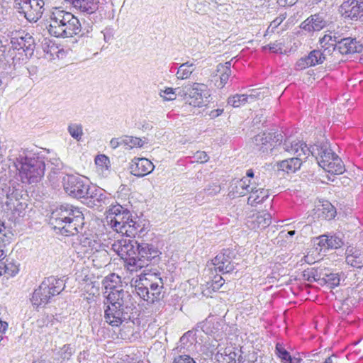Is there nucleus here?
Returning a JSON list of instances; mask_svg holds the SVG:
<instances>
[{
  "label": "nucleus",
  "instance_id": "obj_57",
  "mask_svg": "<svg viewBox=\"0 0 363 363\" xmlns=\"http://www.w3.org/2000/svg\"><path fill=\"white\" fill-rule=\"evenodd\" d=\"M7 230L4 225V223L0 220V247L6 245V242H8L7 239Z\"/></svg>",
  "mask_w": 363,
  "mask_h": 363
},
{
  "label": "nucleus",
  "instance_id": "obj_39",
  "mask_svg": "<svg viewBox=\"0 0 363 363\" xmlns=\"http://www.w3.org/2000/svg\"><path fill=\"white\" fill-rule=\"evenodd\" d=\"M255 96L252 94H236L228 99V104L233 107H239L245 104L250 100H254Z\"/></svg>",
  "mask_w": 363,
  "mask_h": 363
},
{
  "label": "nucleus",
  "instance_id": "obj_27",
  "mask_svg": "<svg viewBox=\"0 0 363 363\" xmlns=\"http://www.w3.org/2000/svg\"><path fill=\"white\" fill-rule=\"evenodd\" d=\"M346 262L347 264L356 267H363V251L353 247H348L346 250Z\"/></svg>",
  "mask_w": 363,
  "mask_h": 363
},
{
  "label": "nucleus",
  "instance_id": "obj_36",
  "mask_svg": "<svg viewBox=\"0 0 363 363\" xmlns=\"http://www.w3.org/2000/svg\"><path fill=\"white\" fill-rule=\"evenodd\" d=\"M216 71L220 73V84L218 86H220V88H223L231 75V61L226 62L224 64H218Z\"/></svg>",
  "mask_w": 363,
  "mask_h": 363
},
{
  "label": "nucleus",
  "instance_id": "obj_31",
  "mask_svg": "<svg viewBox=\"0 0 363 363\" xmlns=\"http://www.w3.org/2000/svg\"><path fill=\"white\" fill-rule=\"evenodd\" d=\"M220 323L215 321L213 318L208 317L205 320L197 323L196 330L199 329L208 335H213L219 332Z\"/></svg>",
  "mask_w": 363,
  "mask_h": 363
},
{
  "label": "nucleus",
  "instance_id": "obj_26",
  "mask_svg": "<svg viewBox=\"0 0 363 363\" xmlns=\"http://www.w3.org/2000/svg\"><path fill=\"white\" fill-rule=\"evenodd\" d=\"M320 47L321 49H315L307 55L308 60L312 67L323 63L326 60V56L332 54L330 47H328V45H320Z\"/></svg>",
  "mask_w": 363,
  "mask_h": 363
},
{
  "label": "nucleus",
  "instance_id": "obj_54",
  "mask_svg": "<svg viewBox=\"0 0 363 363\" xmlns=\"http://www.w3.org/2000/svg\"><path fill=\"white\" fill-rule=\"evenodd\" d=\"M309 67L312 66L310 65L307 56L300 58L295 64V69L297 71L305 69Z\"/></svg>",
  "mask_w": 363,
  "mask_h": 363
},
{
  "label": "nucleus",
  "instance_id": "obj_6",
  "mask_svg": "<svg viewBox=\"0 0 363 363\" xmlns=\"http://www.w3.org/2000/svg\"><path fill=\"white\" fill-rule=\"evenodd\" d=\"M134 286L136 294L149 303H152L162 298L164 282L157 273L141 274L134 281Z\"/></svg>",
  "mask_w": 363,
  "mask_h": 363
},
{
  "label": "nucleus",
  "instance_id": "obj_12",
  "mask_svg": "<svg viewBox=\"0 0 363 363\" xmlns=\"http://www.w3.org/2000/svg\"><path fill=\"white\" fill-rule=\"evenodd\" d=\"M44 0H15L13 6L29 22H37L44 11Z\"/></svg>",
  "mask_w": 363,
  "mask_h": 363
},
{
  "label": "nucleus",
  "instance_id": "obj_21",
  "mask_svg": "<svg viewBox=\"0 0 363 363\" xmlns=\"http://www.w3.org/2000/svg\"><path fill=\"white\" fill-rule=\"evenodd\" d=\"M129 223L130 224L128 225V228L125 231V235L128 237L138 236L139 238H142L149 230V221L138 216H132Z\"/></svg>",
  "mask_w": 363,
  "mask_h": 363
},
{
  "label": "nucleus",
  "instance_id": "obj_35",
  "mask_svg": "<svg viewBox=\"0 0 363 363\" xmlns=\"http://www.w3.org/2000/svg\"><path fill=\"white\" fill-rule=\"evenodd\" d=\"M196 69V65L191 62L182 63L176 72V77L178 79L184 80L191 78V74Z\"/></svg>",
  "mask_w": 363,
  "mask_h": 363
},
{
  "label": "nucleus",
  "instance_id": "obj_11",
  "mask_svg": "<svg viewBox=\"0 0 363 363\" xmlns=\"http://www.w3.org/2000/svg\"><path fill=\"white\" fill-rule=\"evenodd\" d=\"M132 216L130 211L121 205L113 206L106 216L107 225L117 233L124 235Z\"/></svg>",
  "mask_w": 363,
  "mask_h": 363
},
{
  "label": "nucleus",
  "instance_id": "obj_20",
  "mask_svg": "<svg viewBox=\"0 0 363 363\" xmlns=\"http://www.w3.org/2000/svg\"><path fill=\"white\" fill-rule=\"evenodd\" d=\"M331 52H337L342 55L359 53L362 51L363 46L356 38L346 37L340 39L333 47H330Z\"/></svg>",
  "mask_w": 363,
  "mask_h": 363
},
{
  "label": "nucleus",
  "instance_id": "obj_51",
  "mask_svg": "<svg viewBox=\"0 0 363 363\" xmlns=\"http://www.w3.org/2000/svg\"><path fill=\"white\" fill-rule=\"evenodd\" d=\"M315 245L320 247V251H321L323 248L325 250H329L328 235L324 234L317 237L315 240Z\"/></svg>",
  "mask_w": 363,
  "mask_h": 363
},
{
  "label": "nucleus",
  "instance_id": "obj_16",
  "mask_svg": "<svg viewBox=\"0 0 363 363\" xmlns=\"http://www.w3.org/2000/svg\"><path fill=\"white\" fill-rule=\"evenodd\" d=\"M234 252L229 249H224L213 259L212 263L216 271L222 274H228L235 269L237 264L233 262Z\"/></svg>",
  "mask_w": 363,
  "mask_h": 363
},
{
  "label": "nucleus",
  "instance_id": "obj_41",
  "mask_svg": "<svg viewBox=\"0 0 363 363\" xmlns=\"http://www.w3.org/2000/svg\"><path fill=\"white\" fill-rule=\"evenodd\" d=\"M218 337H219L218 334L214 337V340L207 341L201 347V351L208 357H212L219 346L216 339Z\"/></svg>",
  "mask_w": 363,
  "mask_h": 363
},
{
  "label": "nucleus",
  "instance_id": "obj_4",
  "mask_svg": "<svg viewBox=\"0 0 363 363\" xmlns=\"http://www.w3.org/2000/svg\"><path fill=\"white\" fill-rule=\"evenodd\" d=\"M23 191V185L14 180L9 181V184L2 188V194L6 196L4 215L11 222L16 223L24 216L27 204L20 201Z\"/></svg>",
  "mask_w": 363,
  "mask_h": 363
},
{
  "label": "nucleus",
  "instance_id": "obj_40",
  "mask_svg": "<svg viewBox=\"0 0 363 363\" xmlns=\"http://www.w3.org/2000/svg\"><path fill=\"white\" fill-rule=\"evenodd\" d=\"M344 274L340 273H330L326 274L325 277L323 279L326 284L330 288H335L340 284L342 280H344Z\"/></svg>",
  "mask_w": 363,
  "mask_h": 363
},
{
  "label": "nucleus",
  "instance_id": "obj_24",
  "mask_svg": "<svg viewBox=\"0 0 363 363\" xmlns=\"http://www.w3.org/2000/svg\"><path fill=\"white\" fill-rule=\"evenodd\" d=\"M324 13H315L306 18L301 24V28L308 32L319 31L326 27L328 21Z\"/></svg>",
  "mask_w": 363,
  "mask_h": 363
},
{
  "label": "nucleus",
  "instance_id": "obj_29",
  "mask_svg": "<svg viewBox=\"0 0 363 363\" xmlns=\"http://www.w3.org/2000/svg\"><path fill=\"white\" fill-rule=\"evenodd\" d=\"M343 28H340L339 27L337 29L333 30L328 31V33L324 35L323 37L320 38L319 40V43L320 45H328V47H333L334 44H337L340 39L343 38H346L342 30Z\"/></svg>",
  "mask_w": 363,
  "mask_h": 363
},
{
  "label": "nucleus",
  "instance_id": "obj_22",
  "mask_svg": "<svg viewBox=\"0 0 363 363\" xmlns=\"http://www.w3.org/2000/svg\"><path fill=\"white\" fill-rule=\"evenodd\" d=\"M340 11L345 18L351 20L357 18L363 13V0H348L344 1L340 7Z\"/></svg>",
  "mask_w": 363,
  "mask_h": 363
},
{
  "label": "nucleus",
  "instance_id": "obj_38",
  "mask_svg": "<svg viewBox=\"0 0 363 363\" xmlns=\"http://www.w3.org/2000/svg\"><path fill=\"white\" fill-rule=\"evenodd\" d=\"M318 211V216L328 220L333 219L337 214L336 208L328 201L323 203Z\"/></svg>",
  "mask_w": 363,
  "mask_h": 363
},
{
  "label": "nucleus",
  "instance_id": "obj_10",
  "mask_svg": "<svg viewBox=\"0 0 363 363\" xmlns=\"http://www.w3.org/2000/svg\"><path fill=\"white\" fill-rule=\"evenodd\" d=\"M137 250L136 259L133 261L135 269H141L150 264H157L161 259V251L152 243L145 242L142 240L139 242Z\"/></svg>",
  "mask_w": 363,
  "mask_h": 363
},
{
  "label": "nucleus",
  "instance_id": "obj_34",
  "mask_svg": "<svg viewBox=\"0 0 363 363\" xmlns=\"http://www.w3.org/2000/svg\"><path fill=\"white\" fill-rule=\"evenodd\" d=\"M323 169L334 174H341L345 170L343 162L338 155L333 157L331 162H329L328 164H323Z\"/></svg>",
  "mask_w": 363,
  "mask_h": 363
},
{
  "label": "nucleus",
  "instance_id": "obj_1",
  "mask_svg": "<svg viewBox=\"0 0 363 363\" xmlns=\"http://www.w3.org/2000/svg\"><path fill=\"white\" fill-rule=\"evenodd\" d=\"M9 160L18 171L23 183H38L45 174V158L41 152L34 150H12L9 155Z\"/></svg>",
  "mask_w": 363,
  "mask_h": 363
},
{
  "label": "nucleus",
  "instance_id": "obj_45",
  "mask_svg": "<svg viewBox=\"0 0 363 363\" xmlns=\"http://www.w3.org/2000/svg\"><path fill=\"white\" fill-rule=\"evenodd\" d=\"M345 242L341 234L328 235V247L329 249L340 248Z\"/></svg>",
  "mask_w": 363,
  "mask_h": 363
},
{
  "label": "nucleus",
  "instance_id": "obj_17",
  "mask_svg": "<svg viewBox=\"0 0 363 363\" xmlns=\"http://www.w3.org/2000/svg\"><path fill=\"white\" fill-rule=\"evenodd\" d=\"M278 146L285 152L296 155L298 157L304 156L303 159H306L311 155V147H308L304 142L291 137L286 138L284 143L281 141V145Z\"/></svg>",
  "mask_w": 363,
  "mask_h": 363
},
{
  "label": "nucleus",
  "instance_id": "obj_25",
  "mask_svg": "<svg viewBox=\"0 0 363 363\" xmlns=\"http://www.w3.org/2000/svg\"><path fill=\"white\" fill-rule=\"evenodd\" d=\"M272 223L271 214L267 212L258 213L247 221V225L252 230L264 229Z\"/></svg>",
  "mask_w": 363,
  "mask_h": 363
},
{
  "label": "nucleus",
  "instance_id": "obj_23",
  "mask_svg": "<svg viewBox=\"0 0 363 363\" xmlns=\"http://www.w3.org/2000/svg\"><path fill=\"white\" fill-rule=\"evenodd\" d=\"M155 166L147 158L135 157L130 164V173L138 177H143L154 170Z\"/></svg>",
  "mask_w": 363,
  "mask_h": 363
},
{
  "label": "nucleus",
  "instance_id": "obj_44",
  "mask_svg": "<svg viewBox=\"0 0 363 363\" xmlns=\"http://www.w3.org/2000/svg\"><path fill=\"white\" fill-rule=\"evenodd\" d=\"M303 279L309 282L318 281L320 279L318 270L315 268H308L302 273Z\"/></svg>",
  "mask_w": 363,
  "mask_h": 363
},
{
  "label": "nucleus",
  "instance_id": "obj_58",
  "mask_svg": "<svg viewBox=\"0 0 363 363\" xmlns=\"http://www.w3.org/2000/svg\"><path fill=\"white\" fill-rule=\"evenodd\" d=\"M90 20L91 21V24L89 23H87L86 24H84L83 26L80 24L81 30H80V33L79 34L80 36L89 37V34L92 32V30H93V26H92V24L94 23H92V18H90Z\"/></svg>",
  "mask_w": 363,
  "mask_h": 363
},
{
  "label": "nucleus",
  "instance_id": "obj_64",
  "mask_svg": "<svg viewBox=\"0 0 363 363\" xmlns=\"http://www.w3.org/2000/svg\"><path fill=\"white\" fill-rule=\"evenodd\" d=\"M9 81V77L6 72H0V91L4 90L6 86Z\"/></svg>",
  "mask_w": 363,
  "mask_h": 363
},
{
  "label": "nucleus",
  "instance_id": "obj_60",
  "mask_svg": "<svg viewBox=\"0 0 363 363\" xmlns=\"http://www.w3.org/2000/svg\"><path fill=\"white\" fill-rule=\"evenodd\" d=\"M101 33H103L104 40L106 43H109L113 38L114 29L111 27H106Z\"/></svg>",
  "mask_w": 363,
  "mask_h": 363
},
{
  "label": "nucleus",
  "instance_id": "obj_63",
  "mask_svg": "<svg viewBox=\"0 0 363 363\" xmlns=\"http://www.w3.org/2000/svg\"><path fill=\"white\" fill-rule=\"evenodd\" d=\"M110 146L113 149H116L119 146L124 147V140L123 137L118 138H112L110 141Z\"/></svg>",
  "mask_w": 363,
  "mask_h": 363
},
{
  "label": "nucleus",
  "instance_id": "obj_50",
  "mask_svg": "<svg viewBox=\"0 0 363 363\" xmlns=\"http://www.w3.org/2000/svg\"><path fill=\"white\" fill-rule=\"evenodd\" d=\"M96 189V186L90 185L89 183L86 184V188L84 189V195H82L80 199H83L84 200V203L88 206V202L90 201L91 198Z\"/></svg>",
  "mask_w": 363,
  "mask_h": 363
},
{
  "label": "nucleus",
  "instance_id": "obj_8",
  "mask_svg": "<svg viewBox=\"0 0 363 363\" xmlns=\"http://www.w3.org/2000/svg\"><path fill=\"white\" fill-rule=\"evenodd\" d=\"M65 287L63 279L50 276L46 277L33 293L31 301L39 307L48 303L52 297L60 294Z\"/></svg>",
  "mask_w": 363,
  "mask_h": 363
},
{
  "label": "nucleus",
  "instance_id": "obj_52",
  "mask_svg": "<svg viewBox=\"0 0 363 363\" xmlns=\"http://www.w3.org/2000/svg\"><path fill=\"white\" fill-rule=\"evenodd\" d=\"M224 282L225 280L221 276H215L212 281L211 283H208V284H210L208 288L211 289L214 291H218L223 285Z\"/></svg>",
  "mask_w": 363,
  "mask_h": 363
},
{
  "label": "nucleus",
  "instance_id": "obj_18",
  "mask_svg": "<svg viewBox=\"0 0 363 363\" xmlns=\"http://www.w3.org/2000/svg\"><path fill=\"white\" fill-rule=\"evenodd\" d=\"M311 155L315 157L320 167L323 169V164H328L336 155L330 148L328 142H323L311 146Z\"/></svg>",
  "mask_w": 363,
  "mask_h": 363
},
{
  "label": "nucleus",
  "instance_id": "obj_59",
  "mask_svg": "<svg viewBox=\"0 0 363 363\" xmlns=\"http://www.w3.org/2000/svg\"><path fill=\"white\" fill-rule=\"evenodd\" d=\"M173 363H196L189 355L183 354L175 357Z\"/></svg>",
  "mask_w": 363,
  "mask_h": 363
},
{
  "label": "nucleus",
  "instance_id": "obj_37",
  "mask_svg": "<svg viewBox=\"0 0 363 363\" xmlns=\"http://www.w3.org/2000/svg\"><path fill=\"white\" fill-rule=\"evenodd\" d=\"M18 271V265L13 262V259L7 258L4 262H0V276L5 274L13 277Z\"/></svg>",
  "mask_w": 363,
  "mask_h": 363
},
{
  "label": "nucleus",
  "instance_id": "obj_46",
  "mask_svg": "<svg viewBox=\"0 0 363 363\" xmlns=\"http://www.w3.org/2000/svg\"><path fill=\"white\" fill-rule=\"evenodd\" d=\"M95 164L99 169L101 172L104 170H108L110 167V160L108 157L104 155H99L95 158Z\"/></svg>",
  "mask_w": 363,
  "mask_h": 363
},
{
  "label": "nucleus",
  "instance_id": "obj_14",
  "mask_svg": "<svg viewBox=\"0 0 363 363\" xmlns=\"http://www.w3.org/2000/svg\"><path fill=\"white\" fill-rule=\"evenodd\" d=\"M71 4L74 9L91 17L92 23L100 22L102 17V9L99 0H65Z\"/></svg>",
  "mask_w": 363,
  "mask_h": 363
},
{
  "label": "nucleus",
  "instance_id": "obj_7",
  "mask_svg": "<svg viewBox=\"0 0 363 363\" xmlns=\"http://www.w3.org/2000/svg\"><path fill=\"white\" fill-rule=\"evenodd\" d=\"M11 46L6 54V62L15 65L21 60H23V54L26 58L33 55L35 48V40L32 35L25 31H18L13 33L11 38Z\"/></svg>",
  "mask_w": 363,
  "mask_h": 363
},
{
  "label": "nucleus",
  "instance_id": "obj_9",
  "mask_svg": "<svg viewBox=\"0 0 363 363\" xmlns=\"http://www.w3.org/2000/svg\"><path fill=\"white\" fill-rule=\"evenodd\" d=\"M283 136L281 133L274 132L260 133L253 137V149L264 155H273L275 148L281 145Z\"/></svg>",
  "mask_w": 363,
  "mask_h": 363
},
{
  "label": "nucleus",
  "instance_id": "obj_32",
  "mask_svg": "<svg viewBox=\"0 0 363 363\" xmlns=\"http://www.w3.org/2000/svg\"><path fill=\"white\" fill-rule=\"evenodd\" d=\"M250 193V195L248 197L247 203L252 206L262 203L269 196L268 190L261 189V188L256 189V188L252 187V188H251Z\"/></svg>",
  "mask_w": 363,
  "mask_h": 363
},
{
  "label": "nucleus",
  "instance_id": "obj_5",
  "mask_svg": "<svg viewBox=\"0 0 363 363\" xmlns=\"http://www.w3.org/2000/svg\"><path fill=\"white\" fill-rule=\"evenodd\" d=\"M48 30L56 38H70L79 34L80 22L72 13L64 10H56L50 15Z\"/></svg>",
  "mask_w": 363,
  "mask_h": 363
},
{
  "label": "nucleus",
  "instance_id": "obj_48",
  "mask_svg": "<svg viewBox=\"0 0 363 363\" xmlns=\"http://www.w3.org/2000/svg\"><path fill=\"white\" fill-rule=\"evenodd\" d=\"M179 91L180 93L181 90L179 88L173 89L167 87L164 90H161L160 95L164 99V101H173L177 98V92Z\"/></svg>",
  "mask_w": 363,
  "mask_h": 363
},
{
  "label": "nucleus",
  "instance_id": "obj_49",
  "mask_svg": "<svg viewBox=\"0 0 363 363\" xmlns=\"http://www.w3.org/2000/svg\"><path fill=\"white\" fill-rule=\"evenodd\" d=\"M276 354L283 363L284 362H288L291 359V356L290 353L279 343L276 345Z\"/></svg>",
  "mask_w": 363,
  "mask_h": 363
},
{
  "label": "nucleus",
  "instance_id": "obj_56",
  "mask_svg": "<svg viewBox=\"0 0 363 363\" xmlns=\"http://www.w3.org/2000/svg\"><path fill=\"white\" fill-rule=\"evenodd\" d=\"M220 186L215 183L209 184L206 188L203 189V191L210 196L216 195L220 191Z\"/></svg>",
  "mask_w": 363,
  "mask_h": 363
},
{
  "label": "nucleus",
  "instance_id": "obj_13",
  "mask_svg": "<svg viewBox=\"0 0 363 363\" xmlns=\"http://www.w3.org/2000/svg\"><path fill=\"white\" fill-rule=\"evenodd\" d=\"M138 245H139V241L125 238L115 241L112 244L111 249L121 259L125 260L128 266L135 268L133 261L136 259Z\"/></svg>",
  "mask_w": 363,
  "mask_h": 363
},
{
  "label": "nucleus",
  "instance_id": "obj_53",
  "mask_svg": "<svg viewBox=\"0 0 363 363\" xmlns=\"http://www.w3.org/2000/svg\"><path fill=\"white\" fill-rule=\"evenodd\" d=\"M73 354V347L70 345H65L61 349L60 357L63 360H68L70 359Z\"/></svg>",
  "mask_w": 363,
  "mask_h": 363
},
{
  "label": "nucleus",
  "instance_id": "obj_28",
  "mask_svg": "<svg viewBox=\"0 0 363 363\" xmlns=\"http://www.w3.org/2000/svg\"><path fill=\"white\" fill-rule=\"evenodd\" d=\"M230 188L229 195L235 197L243 196L247 193H250L252 187L250 185V180L247 178H242L233 183Z\"/></svg>",
  "mask_w": 363,
  "mask_h": 363
},
{
  "label": "nucleus",
  "instance_id": "obj_15",
  "mask_svg": "<svg viewBox=\"0 0 363 363\" xmlns=\"http://www.w3.org/2000/svg\"><path fill=\"white\" fill-rule=\"evenodd\" d=\"M86 182L78 175L67 174L62 178V185L65 191L69 196L80 199L84 194Z\"/></svg>",
  "mask_w": 363,
  "mask_h": 363
},
{
  "label": "nucleus",
  "instance_id": "obj_47",
  "mask_svg": "<svg viewBox=\"0 0 363 363\" xmlns=\"http://www.w3.org/2000/svg\"><path fill=\"white\" fill-rule=\"evenodd\" d=\"M67 130L73 138L77 141L81 140L83 135L82 125L81 124L72 123L69 125Z\"/></svg>",
  "mask_w": 363,
  "mask_h": 363
},
{
  "label": "nucleus",
  "instance_id": "obj_30",
  "mask_svg": "<svg viewBox=\"0 0 363 363\" xmlns=\"http://www.w3.org/2000/svg\"><path fill=\"white\" fill-rule=\"evenodd\" d=\"M302 160V158L298 157L289 158L278 162L277 166L279 170L287 174H292L301 168Z\"/></svg>",
  "mask_w": 363,
  "mask_h": 363
},
{
  "label": "nucleus",
  "instance_id": "obj_61",
  "mask_svg": "<svg viewBox=\"0 0 363 363\" xmlns=\"http://www.w3.org/2000/svg\"><path fill=\"white\" fill-rule=\"evenodd\" d=\"M264 49H269L270 51L274 53L281 52L282 46L281 44L277 43V41L273 43H269V45L264 46Z\"/></svg>",
  "mask_w": 363,
  "mask_h": 363
},
{
  "label": "nucleus",
  "instance_id": "obj_19",
  "mask_svg": "<svg viewBox=\"0 0 363 363\" xmlns=\"http://www.w3.org/2000/svg\"><path fill=\"white\" fill-rule=\"evenodd\" d=\"M191 101L189 104L195 107H201L203 104V99L210 96V91L207 85L202 83H194L191 86H185Z\"/></svg>",
  "mask_w": 363,
  "mask_h": 363
},
{
  "label": "nucleus",
  "instance_id": "obj_43",
  "mask_svg": "<svg viewBox=\"0 0 363 363\" xmlns=\"http://www.w3.org/2000/svg\"><path fill=\"white\" fill-rule=\"evenodd\" d=\"M120 279L118 276H116L115 274H111L107 277H106L102 281V285L106 289V290H111V291H119L116 289V283Z\"/></svg>",
  "mask_w": 363,
  "mask_h": 363
},
{
  "label": "nucleus",
  "instance_id": "obj_3",
  "mask_svg": "<svg viewBox=\"0 0 363 363\" xmlns=\"http://www.w3.org/2000/svg\"><path fill=\"white\" fill-rule=\"evenodd\" d=\"M50 223L55 230H58L57 233L72 236L82 230L84 217L79 208L65 203L52 211Z\"/></svg>",
  "mask_w": 363,
  "mask_h": 363
},
{
  "label": "nucleus",
  "instance_id": "obj_42",
  "mask_svg": "<svg viewBox=\"0 0 363 363\" xmlns=\"http://www.w3.org/2000/svg\"><path fill=\"white\" fill-rule=\"evenodd\" d=\"M124 140V147L125 148H133V147H141L144 145L146 138L143 140L142 138L133 137V136H123Z\"/></svg>",
  "mask_w": 363,
  "mask_h": 363
},
{
  "label": "nucleus",
  "instance_id": "obj_62",
  "mask_svg": "<svg viewBox=\"0 0 363 363\" xmlns=\"http://www.w3.org/2000/svg\"><path fill=\"white\" fill-rule=\"evenodd\" d=\"M240 350L238 349L236 347H234L231 352H229L228 356L227 358H224L226 363H234L235 361V359L237 358V356L239 354Z\"/></svg>",
  "mask_w": 363,
  "mask_h": 363
},
{
  "label": "nucleus",
  "instance_id": "obj_55",
  "mask_svg": "<svg viewBox=\"0 0 363 363\" xmlns=\"http://www.w3.org/2000/svg\"><path fill=\"white\" fill-rule=\"evenodd\" d=\"M193 162L204 163L209 160V157L204 151H197L192 156Z\"/></svg>",
  "mask_w": 363,
  "mask_h": 363
},
{
  "label": "nucleus",
  "instance_id": "obj_2",
  "mask_svg": "<svg viewBox=\"0 0 363 363\" xmlns=\"http://www.w3.org/2000/svg\"><path fill=\"white\" fill-rule=\"evenodd\" d=\"M131 296L128 291H113L108 293L104 301V319L113 327H118L131 319L133 304H130Z\"/></svg>",
  "mask_w": 363,
  "mask_h": 363
},
{
  "label": "nucleus",
  "instance_id": "obj_33",
  "mask_svg": "<svg viewBox=\"0 0 363 363\" xmlns=\"http://www.w3.org/2000/svg\"><path fill=\"white\" fill-rule=\"evenodd\" d=\"M109 200V197L107 193L101 188L96 186V189L94 191L92 198L89 202H88V206L89 207H100L103 204H106Z\"/></svg>",
  "mask_w": 363,
  "mask_h": 363
}]
</instances>
